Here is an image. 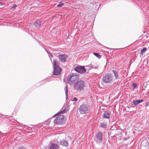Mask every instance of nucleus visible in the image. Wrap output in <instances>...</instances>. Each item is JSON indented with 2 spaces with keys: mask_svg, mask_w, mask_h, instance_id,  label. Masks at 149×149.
<instances>
[{
  "mask_svg": "<svg viewBox=\"0 0 149 149\" xmlns=\"http://www.w3.org/2000/svg\"><path fill=\"white\" fill-rule=\"evenodd\" d=\"M68 98V94H66V99L67 100Z\"/></svg>",
  "mask_w": 149,
  "mask_h": 149,
  "instance_id": "29",
  "label": "nucleus"
},
{
  "mask_svg": "<svg viewBox=\"0 0 149 149\" xmlns=\"http://www.w3.org/2000/svg\"><path fill=\"white\" fill-rule=\"evenodd\" d=\"M54 69V74L56 75L60 74L61 70L58 66H55Z\"/></svg>",
  "mask_w": 149,
  "mask_h": 149,
  "instance_id": "7",
  "label": "nucleus"
},
{
  "mask_svg": "<svg viewBox=\"0 0 149 149\" xmlns=\"http://www.w3.org/2000/svg\"><path fill=\"white\" fill-rule=\"evenodd\" d=\"M147 50V48L146 47L143 48L141 51V54L142 55H143V53L145 52Z\"/></svg>",
  "mask_w": 149,
  "mask_h": 149,
  "instance_id": "19",
  "label": "nucleus"
},
{
  "mask_svg": "<svg viewBox=\"0 0 149 149\" xmlns=\"http://www.w3.org/2000/svg\"><path fill=\"white\" fill-rule=\"evenodd\" d=\"M139 38H140V39H142V38H141V37H139Z\"/></svg>",
  "mask_w": 149,
  "mask_h": 149,
  "instance_id": "31",
  "label": "nucleus"
},
{
  "mask_svg": "<svg viewBox=\"0 0 149 149\" xmlns=\"http://www.w3.org/2000/svg\"><path fill=\"white\" fill-rule=\"evenodd\" d=\"M50 119H49L48 120H46L45 123V124L46 125H49V124L50 122Z\"/></svg>",
  "mask_w": 149,
  "mask_h": 149,
  "instance_id": "22",
  "label": "nucleus"
},
{
  "mask_svg": "<svg viewBox=\"0 0 149 149\" xmlns=\"http://www.w3.org/2000/svg\"><path fill=\"white\" fill-rule=\"evenodd\" d=\"M17 6L16 4H14V5L12 7L11 9H15L17 7Z\"/></svg>",
  "mask_w": 149,
  "mask_h": 149,
  "instance_id": "25",
  "label": "nucleus"
},
{
  "mask_svg": "<svg viewBox=\"0 0 149 149\" xmlns=\"http://www.w3.org/2000/svg\"><path fill=\"white\" fill-rule=\"evenodd\" d=\"M64 5V3L62 2H60L58 5L57 6V7H61L63 6Z\"/></svg>",
  "mask_w": 149,
  "mask_h": 149,
  "instance_id": "20",
  "label": "nucleus"
},
{
  "mask_svg": "<svg viewBox=\"0 0 149 149\" xmlns=\"http://www.w3.org/2000/svg\"><path fill=\"white\" fill-rule=\"evenodd\" d=\"M77 100V99L76 97H74L73 100H72V101H76Z\"/></svg>",
  "mask_w": 149,
  "mask_h": 149,
  "instance_id": "28",
  "label": "nucleus"
},
{
  "mask_svg": "<svg viewBox=\"0 0 149 149\" xmlns=\"http://www.w3.org/2000/svg\"><path fill=\"white\" fill-rule=\"evenodd\" d=\"M78 110L81 114H84L88 112L90 110L89 106L87 104H83L80 106Z\"/></svg>",
  "mask_w": 149,
  "mask_h": 149,
  "instance_id": "1",
  "label": "nucleus"
},
{
  "mask_svg": "<svg viewBox=\"0 0 149 149\" xmlns=\"http://www.w3.org/2000/svg\"><path fill=\"white\" fill-rule=\"evenodd\" d=\"M143 101V100L142 99L140 100H133V103L135 106H137L140 103L142 102Z\"/></svg>",
  "mask_w": 149,
  "mask_h": 149,
  "instance_id": "14",
  "label": "nucleus"
},
{
  "mask_svg": "<svg viewBox=\"0 0 149 149\" xmlns=\"http://www.w3.org/2000/svg\"><path fill=\"white\" fill-rule=\"evenodd\" d=\"M148 82L149 83V81H148Z\"/></svg>",
  "mask_w": 149,
  "mask_h": 149,
  "instance_id": "32",
  "label": "nucleus"
},
{
  "mask_svg": "<svg viewBox=\"0 0 149 149\" xmlns=\"http://www.w3.org/2000/svg\"><path fill=\"white\" fill-rule=\"evenodd\" d=\"M59 57L61 62H64L65 61L66 59L68 57V56L65 54H63L59 55Z\"/></svg>",
  "mask_w": 149,
  "mask_h": 149,
  "instance_id": "10",
  "label": "nucleus"
},
{
  "mask_svg": "<svg viewBox=\"0 0 149 149\" xmlns=\"http://www.w3.org/2000/svg\"><path fill=\"white\" fill-rule=\"evenodd\" d=\"M85 86V83L83 81H80L75 83L74 85V88L78 91H81Z\"/></svg>",
  "mask_w": 149,
  "mask_h": 149,
  "instance_id": "2",
  "label": "nucleus"
},
{
  "mask_svg": "<svg viewBox=\"0 0 149 149\" xmlns=\"http://www.w3.org/2000/svg\"><path fill=\"white\" fill-rule=\"evenodd\" d=\"M74 70L77 72L81 74L85 73L86 72V70L84 66H79L76 67L74 69Z\"/></svg>",
  "mask_w": 149,
  "mask_h": 149,
  "instance_id": "5",
  "label": "nucleus"
},
{
  "mask_svg": "<svg viewBox=\"0 0 149 149\" xmlns=\"http://www.w3.org/2000/svg\"><path fill=\"white\" fill-rule=\"evenodd\" d=\"M58 143L60 145L66 147H68V141L64 139L59 141Z\"/></svg>",
  "mask_w": 149,
  "mask_h": 149,
  "instance_id": "8",
  "label": "nucleus"
},
{
  "mask_svg": "<svg viewBox=\"0 0 149 149\" xmlns=\"http://www.w3.org/2000/svg\"><path fill=\"white\" fill-rule=\"evenodd\" d=\"M149 105V101L147 102L146 103V107H147Z\"/></svg>",
  "mask_w": 149,
  "mask_h": 149,
  "instance_id": "27",
  "label": "nucleus"
},
{
  "mask_svg": "<svg viewBox=\"0 0 149 149\" xmlns=\"http://www.w3.org/2000/svg\"><path fill=\"white\" fill-rule=\"evenodd\" d=\"M59 147L57 144L53 143L50 146L49 149H58Z\"/></svg>",
  "mask_w": 149,
  "mask_h": 149,
  "instance_id": "12",
  "label": "nucleus"
},
{
  "mask_svg": "<svg viewBox=\"0 0 149 149\" xmlns=\"http://www.w3.org/2000/svg\"><path fill=\"white\" fill-rule=\"evenodd\" d=\"M53 62L54 63V65L55 66H58L59 63L56 60H54L53 61Z\"/></svg>",
  "mask_w": 149,
  "mask_h": 149,
  "instance_id": "17",
  "label": "nucleus"
},
{
  "mask_svg": "<svg viewBox=\"0 0 149 149\" xmlns=\"http://www.w3.org/2000/svg\"><path fill=\"white\" fill-rule=\"evenodd\" d=\"M111 114L110 112L109 111H105L103 114V117L104 118L109 119L110 117Z\"/></svg>",
  "mask_w": 149,
  "mask_h": 149,
  "instance_id": "9",
  "label": "nucleus"
},
{
  "mask_svg": "<svg viewBox=\"0 0 149 149\" xmlns=\"http://www.w3.org/2000/svg\"><path fill=\"white\" fill-rule=\"evenodd\" d=\"M148 48H149V46L148 47Z\"/></svg>",
  "mask_w": 149,
  "mask_h": 149,
  "instance_id": "33",
  "label": "nucleus"
},
{
  "mask_svg": "<svg viewBox=\"0 0 149 149\" xmlns=\"http://www.w3.org/2000/svg\"><path fill=\"white\" fill-rule=\"evenodd\" d=\"M78 78V77L77 75L72 74L68 77L67 80L68 81L73 82L77 80Z\"/></svg>",
  "mask_w": 149,
  "mask_h": 149,
  "instance_id": "6",
  "label": "nucleus"
},
{
  "mask_svg": "<svg viewBox=\"0 0 149 149\" xmlns=\"http://www.w3.org/2000/svg\"><path fill=\"white\" fill-rule=\"evenodd\" d=\"M113 76L111 74H107L103 77V81L106 83H109L112 80Z\"/></svg>",
  "mask_w": 149,
  "mask_h": 149,
  "instance_id": "4",
  "label": "nucleus"
},
{
  "mask_svg": "<svg viewBox=\"0 0 149 149\" xmlns=\"http://www.w3.org/2000/svg\"><path fill=\"white\" fill-rule=\"evenodd\" d=\"M96 138L100 141H102L103 139L102 134L100 132H98L96 135Z\"/></svg>",
  "mask_w": 149,
  "mask_h": 149,
  "instance_id": "11",
  "label": "nucleus"
},
{
  "mask_svg": "<svg viewBox=\"0 0 149 149\" xmlns=\"http://www.w3.org/2000/svg\"><path fill=\"white\" fill-rule=\"evenodd\" d=\"M93 54L97 57H98L99 58H101V56L99 54V53H93Z\"/></svg>",
  "mask_w": 149,
  "mask_h": 149,
  "instance_id": "21",
  "label": "nucleus"
},
{
  "mask_svg": "<svg viewBox=\"0 0 149 149\" xmlns=\"http://www.w3.org/2000/svg\"><path fill=\"white\" fill-rule=\"evenodd\" d=\"M66 111V109H64V110H63L62 111H59L58 113L56 114L54 116L53 118H54L56 116H57L58 115L61 114H63L65 113Z\"/></svg>",
  "mask_w": 149,
  "mask_h": 149,
  "instance_id": "15",
  "label": "nucleus"
},
{
  "mask_svg": "<svg viewBox=\"0 0 149 149\" xmlns=\"http://www.w3.org/2000/svg\"><path fill=\"white\" fill-rule=\"evenodd\" d=\"M65 93H68V91L67 86H66L65 88Z\"/></svg>",
  "mask_w": 149,
  "mask_h": 149,
  "instance_id": "26",
  "label": "nucleus"
},
{
  "mask_svg": "<svg viewBox=\"0 0 149 149\" xmlns=\"http://www.w3.org/2000/svg\"><path fill=\"white\" fill-rule=\"evenodd\" d=\"M148 94H146V96H148Z\"/></svg>",
  "mask_w": 149,
  "mask_h": 149,
  "instance_id": "30",
  "label": "nucleus"
},
{
  "mask_svg": "<svg viewBox=\"0 0 149 149\" xmlns=\"http://www.w3.org/2000/svg\"><path fill=\"white\" fill-rule=\"evenodd\" d=\"M107 126V124L105 122H102L100 123V127L103 128H106Z\"/></svg>",
  "mask_w": 149,
  "mask_h": 149,
  "instance_id": "16",
  "label": "nucleus"
},
{
  "mask_svg": "<svg viewBox=\"0 0 149 149\" xmlns=\"http://www.w3.org/2000/svg\"><path fill=\"white\" fill-rule=\"evenodd\" d=\"M54 123L57 125H62L65 123L63 116L59 115L54 121Z\"/></svg>",
  "mask_w": 149,
  "mask_h": 149,
  "instance_id": "3",
  "label": "nucleus"
},
{
  "mask_svg": "<svg viewBox=\"0 0 149 149\" xmlns=\"http://www.w3.org/2000/svg\"><path fill=\"white\" fill-rule=\"evenodd\" d=\"M112 71L114 74L116 78L117 79L118 77V74L117 72L114 70H113Z\"/></svg>",
  "mask_w": 149,
  "mask_h": 149,
  "instance_id": "18",
  "label": "nucleus"
},
{
  "mask_svg": "<svg viewBox=\"0 0 149 149\" xmlns=\"http://www.w3.org/2000/svg\"><path fill=\"white\" fill-rule=\"evenodd\" d=\"M137 85L136 83H133L132 84V86L133 87V88L134 89L136 88L137 87Z\"/></svg>",
  "mask_w": 149,
  "mask_h": 149,
  "instance_id": "24",
  "label": "nucleus"
},
{
  "mask_svg": "<svg viewBox=\"0 0 149 149\" xmlns=\"http://www.w3.org/2000/svg\"><path fill=\"white\" fill-rule=\"evenodd\" d=\"M17 149H26V147L23 146H19L18 148Z\"/></svg>",
  "mask_w": 149,
  "mask_h": 149,
  "instance_id": "23",
  "label": "nucleus"
},
{
  "mask_svg": "<svg viewBox=\"0 0 149 149\" xmlns=\"http://www.w3.org/2000/svg\"><path fill=\"white\" fill-rule=\"evenodd\" d=\"M41 22L39 20H37L34 23L33 25L36 27H38L40 26Z\"/></svg>",
  "mask_w": 149,
  "mask_h": 149,
  "instance_id": "13",
  "label": "nucleus"
}]
</instances>
